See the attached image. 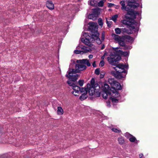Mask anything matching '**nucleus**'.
<instances>
[{"label":"nucleus","instance_id":"f257e3e1","mask_svg":"<svg viewBox=\"0 0 158 158\" xmlns=\"http://www.w3.org/2000/svg\"><path fill=\"white\" fill-rule=\"evenodd\" d=\"M137 2L138 0H128L127 5L126 6L124 1L120 2L121 9L127 12V14L125 16V19L122 20V22L131 30L135 29L138 24L134 19L135 18L136 16L139 15V13L133 10L139 6V4Z\"/></svg>","mask_w":158,"mask_h":158},{"label":"nucleus","instance_id":"f03ea898","mask_svg":"<svg viewBox=\"0 0 158 158\" xmlns=\"http://www.w3.org/2000/svg\"><path fill=\"white\" fill-rule=\"evenodd\" d=\"M88 24L89 25V28L91 29H94L95 32L94 33H92L91 36L89 35L87 32H83L81 38V41L93 49L94 48V46L92 44V43L96 40V42L98 44H100L101 43L102 41L98 37L99 34L98 32L96 30L98 29V27L97 23L91 22L89 23Z\"/></svg>","mask_w":158,"mask_h":158},{"label":"nucleus","instance_id":"7ed1b4c3","mask_svg":"<svg viewBox=\"0 0 158 158\" xmlns=\"http://www.w3.org/2000/svg\"><path fill=\"white\" fill-rule=\"evenodd\" d=\"M118 49V48H110L108 50V52L104 53L102 58H104V57L106 56H108L107 58L108 61L111 64L115 65V62L121 59V56H126L129 54L127 52H123L120 50H117Z\"/></svg>","mask_w":158,"mask_h":158},{"label":"nucleus","instance_id":"20e7f679","mask_svg":"<svg viewBox=\"0 0 158 158\" xmlns=\"http://www.w3.org/2000/svg\"><path fill=\"white\" fill-rule=\"evenodd\" d=\"M79 60H77L76 62L77 64L75 66V69H70L68 71V74L66 75L68 78L71 79L72 81H76L78 78L79 76L75 74L76 73H79L81 71L86 69V67L83 62H78Z\"/></svg>","mask_w":158,"mask_h":158},{"label":"nucleus","instance_id":"39448f33","mask_svg":"<svg viewBox=\"0 0 158 158\" xmlns=\"http://www.w3.org/2000/svg\"><path fill=\"white\" fill-rule=\"evenodd\" d=\"M122 89L120 84L116 81L113 86L110 88V99L114 104L118 102V100L120 99V95L118 91V90Z\"/></svg>","mask_w":158,"mask_h":158},{"label":"nucleus","instance_id":"423d86ee","mask_svg":"<svg viewBox=\"0 0 158 158\" xmlns=\"http://www.w3.org/2000/svg\"><path fill=\"white\" fill-rule=\"evenodd\" d=\"M128 65H124L120 64L116 65V67H113L115 71H112L111 73L113 74L116 78L120 79L124 77L127 74V71L125 69H128Z\"/></svg>","mask_w":158,"mask_h":158},{"label":"nucleus","instance_id":"0eeeda50","mask_svg":"<svg viewBox=\"0 0 158 158\" xmlns=\"http://www.w3.org/2000/svg\"><path fill=\"white\" fill-rule=\"evenodd\" d=\"M86 88L87 92L88 91L90 95H95L96 97H99L100 96L101 92H99L100 86L98 84L94 85V86H92V85L88 84Z\"/></svg>","mask_w":158,"mask_h":158},{"label":"nucleus","instance_id":"6e6552de","mask_svg":"<svg viewBox=\"0 0 158 158\" xmlns=\"http://www.w3.org/2000/svg\"><path fill=\"white\" fill-rule=\"evenodd\" d=\"M109 85L106 83H104L103 85H102L101 89L102 90V96L103 98L106 99L108 97H109L110 100L112 101L110 99V97H111L110 94V89H109Z\"/></svg>","mask_w":158,"mask_h":158},{"label":"nucleus","instance_id":"1a4fd4ad","mask_svg":"<svg viewBox=\"0 0 158 158\" xmlns=\"http://www.w3.org/2000/svg\"><path fill=\"white\" fill-rule=\"evenodd\" d=\"M77 49L74 51V52L76 54H83L84 53L89 52L90 50H92L90 48L87 49L84 46L80 44L77 47Z\"/></svg>","mask_w":158,"mask_h":158},{"label":"nucleus","instance_id":"9d476101","mask_svg":"<svg viewBox=\"0 0 158 158\" xmlns=\"http://www.w3.org/2000/svg\"><path fill=\"white\" fill-rule=\"evenodd\" d=\"M100 12V9L97 8L93 9V12L89 15L88 16V18L89 19L94 20L96 19L98 15Z\"/></svg>","mask_w":158,"mask_h":158},{"label":"nucleus","instance_id":"9b49d317","mask_svg":"<svg viewBox=\"0 0 158 158\" xmlns=\"http://www.w3.org/2000/svg\"><path fill=\"white\" fill-rule=\"evenodd\" d=\"M112 36L113 39L117 41L120 45L122 46H124L125 45V43L122 38L114 34H113Z\"/></svg>","mask_w":158,"mask_h":158},{"label":"nucleus","instance_id":"f8f14e48","mask_svg":"<svg viewBox=\"0 0 158 158\" xmlns=\"http://www.w3.org/2000/svg\"><path fill=\"white\" fill-rule=\"evenodd\" d=\"M80 93L81 94L79 98L81 100H83L87 98V90L86 88H81L80 90Z\"/></svg>","mask_w":158,"mask_h":158},{"label":"nucleus","instance_id":"ddd939ff","mask_svg":"<svg viewBox=\"0 0 158 158\" xmlns=\"http://www.w3.org/2000/svg\"><path fill=\"white\" fill-rule=\"evenodd\" d=\"M72 88L73 90L72 91V93L75 96H78L79 94L80 93L81 89L78 86L75 85H73Z\"/></svg>","mask_w":158,"mask_h":158},{"label":"nucleus","instance_id":"4468645a","mask_svg":"<svg viewBox=\"0 0 158 158\" xmlns=\"http://www.w3.org/2000/svg\"><path fill=\"white\" fill-rule=\"evenodd\" d=\"M46 6L50 10H52L54 9V6L52 1H47L46 3Z\"/></svg>","mask_w":158,"mask_h":158},{"label":"nucleus","instance_id":"2eb2a0df","mask_svg":"<svg viewBox=\"0 0 158 158\" xmlns=\"http://www.w3.org/2000/svg\"><path fill=\"white\" fill-rule=\"evenodd\" d=\"M78 62H83L85 65L86 64L88 66H89L91 65V64L89 62V60L87 59L79 60L78 61Z\"/></svg>","mask_w":158,"mask_h":158},{"label":"nucleus","instance_id":"dca6fc26","mask_svg":"<svg viewBox=\"0 0 158 158\" xmlns=\"http://www.w3.org/2000/svg\"><path fill=\"white\" fill-rule=\"evenodd\" d=\"M57 114L59 115H62L63 114L64 110L61 106H58L57 108Z\"/></svg>","mask_w":158,"mask_h":158},{"label":"nucleus","instance_id":"f3484780","mask_svg":"<svg viewBox=\"0 0 158 158\" xmlns=\"http://www.w3.org/2000/svg\"><path fill=\"white\" fill-rule=\"evenodd\" d=\"M118 141L119 144H123L125 143V140L123 137H121L118 139Z\"/></svg>","mask_w":158,"mask_h":158},{"label":"nucleus","instance_id":"a211bd4d","mask_svg":"<svg viewBox=\"0 0 158 158\" xmlns=\"http://www.w3.org/2000/svg\"><path fill=\"white\" fill-rule=\"evenodd\" d=\"M116 81L112 78H109L108 80V82L111 86H113Z\"/></svg>","mask_w":158,"mask_h":158},{"label":"nucleus","instance_id":"6ab92c4d","mask_svg":"<svg viewBox=\"0 0 158 158\" xmlns=\"http://www.w3.org/2000/svg\"><path fill=\"white\" fill-rule=\"evenodd\" d=\"M111 130L113 131L118 133H120L121 132V130L119 129L112 128L111 129Z\"/></svg>","mask_w":158,"mask_h":158},{"label":"nucleus","instance_id":"aec40b11","mask_svg":"<svg viewBox=\"0 0 158 158\" xmlns=\"http://www.w3.org/2000/svg\"><path fill=\"white\" fill-rule=\"evenodd\" d=\"M118 15H113L111 19H110V20L112 19L114 22H115L116 21L117 19L118 18Z\"/></svg>","mask_w":158,"mask_h":158},{"label":"nucleus","instance_id":"412c9836","mask_svg":"<svg viewBox=\"0 0 158 158\" xmlns=\"http://www.w3.org/2000/svg\"><path fill=\"white\" fill-rule=\"evenodd\" d=\"M129 139L131 142H135L136 140V138L135 137L132 136V135Z\"/></svg>","mask_w":158,"mask_h":158},{"label":"nucleus","instance_id":"4be33fe9","mask_svg":"<svg viewBox=\"0 0 158 158\" xmlns=\"http://www.w3.org/2000/svg\"><path fill=\"white\" fill-rule=\"evenodd\" d=\"M115 32L117 34H119L121 33V29L119 28H116L115 29Z\"/></svg>","mask_w":158,"mask_h":158},{"label":"nucleus","instance_id":"5701e85b","mask_svg":"<svg viewBox=\"0 0 158 158\" xmlns=\"http://www.w3.org/2000/svg\"><path fill=\"white\" fill-rule=\"evenodd\" d=\"M98 23L99 25L101 27H102L103 25V23L101 19H98Z\"/></svg>","mask_w":158,"mask_h":158},{"label":"nucleus","instance_id":"b1692460","mask_svg":"<svg viewBox=\"0 0 158 158\" xmlns=\"http://www.w3.org/2000/svg\"><path fill=\"white\" fill-rule=\"evenodd\" d=\"M96 83H94V78L92 79L90 81V83L89 84L90 85H92V86H94V85Z\"/></svg>","mask_w":158,"mask_h":158},{"label":"nucleus","instance_id":"393cba45","mask_svg":"<svg viewBox=\"0 0 158 158\" xmlns=\"http://www.w3.org/2000/svg\"><path fill=\"white\" fill-rule=\"evenodd\" d=\"M88 3L89 5L92 6L94 5L95 3L94 0H89L88 1Z\"/></svg>","mask_w":158,"mask_h":158},{"label":"nucleus","instance_id":"a878e982","mask_svg":"<svg viewBox=\"0 0 158 158\" xmlns=\"http://www.w3.org/2000/svg\"><path fill=\"white\" fill-rule=\"evenodd\" d=\"M106 23L107 24L108 26L109 27H110L112 23V22L111 21H108L106 18Z\"/></svg>","mask_w":158,"mask_h":158},{"label":"nucleus","instance_id":"bb28decb","mask_svg":"<svg viewBox=\"0 0 158 158\" xmlns=\"http://www.w3.org/2000/svg\"><path fill=\"white\" fill-rule=\"evenodd\" d=\"M104 3V0L100 1L98 3V6H101V7L103 5Z\"/></svg>","mask_w":158,"mask_h":158},{"label":"nucleus","instance_id":"cd10ccee","mask_svg":"<svg viewBox=\"0 0 158 158\" xmlns=\"http://www.w3.org/2000/svg\"><path fill=\"white\" fill-rule=\"evenodd\" d=\"M78 82L79 85L80 86H82L84 84V81L83 80H79Z\"/></svg>","mask_w":158,"mask_h":158},{"label":"nucleus","instance_id":"c85d7f7f","mask_svg":"<svg viewBox=\"0 0 158 158\" xmlns=\"http://www.w3.org/2000/svg\"><path fill=\"white\" fill-rule=\"evenodd\" d=\"M132 135L128 132L126 133L124 135V136L128 139H129Z\"/></svg>","mask_w":158,"mask_h":158},{"label":"nucleus","instance_id":"c756f323","mask_svg":"<svg viewBox=\"0 0 158 158\" xmlns=\"http://www.w3.org/2000/svg\"><path fill=\"white\" fill-rule=\"evenodd\" d=\"M100 72V69L99 68L97 69L95 71V73L97 75H99Z\"/></svg>","mask_w":158,"mask_h":158},{"label":"nucleus","instance_id":"7c9ffc66","mask_svg":"<svg viewBox=\"0 0 158 158\" xmlns=\"http://www.w3.org/2000/svg\"><path fill=\"white\" fill-rule=\"evenodd\" d=\"M127 39L130 42H133L134 40V39L133 38L129 36L127 37Z\"/></svg>","mask_w":158,"mask_h":158},{"label":"nucleus","instance_id":"2f4dec72","mask_svg":"<svg viewBox=\"0 0 158 158\" xmlns=\"http://www.w3.org/2000/svg\"><path fill=\"white\" fill-rule=\"evenodd\" d=\"M67 83H68L69 84V85L70 86H72V87H73V85H75L74 84L73 82L70 81H67Z\"/></svg>","mask_w":158,"mask_h":158},{"label":"nucleus","instance_id":"473e14b6","mask_svg":"<svg viewBox=\"0 0 158 158\" xmlns=\"http://www.w3.org/2000/svg\"><path fill=\"white\" fill-rule=\"evenodd\" d=\"M104 65V62L103 60H102L101 61L100 64L99 65L101 67L103 66Z\"/></svg>","mask_w":158,"mask_h":158},{"label":"nucleus","instance_id":"72a5a7b5","mask_svg":"<svg viewBox=\"0 0 158 158\" xmlns=\"http://www.w3.org/2000/svg\"><path fill=\"white\" fill-rule=\"evenodd\" d=\"M114 6V4L113 3H108V6L109 7H112L113 6Z\"/></svg>","mask_w":158,"mask_h":158},{"label":"nucleus","instance_id":"f704fd0d","mask_svg":"<svg viewBox=\"0 0 158 158\" xmlns=\"http://www.w3.org/2000/svg\"><path fill=\"white\" fill-rule=\"evenodd\" d=\"M105 38V34L104 32H103L102 34V40L103 41L104 40Z\"/></svg>","mask_w":158,"mask_h":158},{"label":"nucleus","instance_id":"c9c22d12","mask_svg":"<svg viewBox=\"0 0 158 158\" xmlns=\"http://www.w3.org/2000/svg\"><path fill=\"white\" fill-rule=\"evenodd\" d=\"M105 74L104 72L102 74H101L100 76V77L101 78H102L104 77Z\"/></svg>","mask_w":158,"mask_h":158},{"label":"nucleus","instance_id":"e433bc0d","mask_svg":"<svg viewBox=\"0 0 158 158\" xmlns=\"http://www.w3.org/2000/svg\"><path fill=\"white\" fill-rule=\"evenodd\" d=\"M139 157L140 158H144L143 155V154H139Z\"/></svg>","mask_w":158,"mask_h":158},{"label":"nucleus","instance_id":"4c0bfd02","mask_svg":"<svg viewBox=\"0 0 158 158\" xmlns=\"http://www.w3.org/2000/svg\"><path fill=\"white\" fill-rule=\"evenodd\" d=\"M93 66L94 67H96V65L95 62H94L93 64Z\"/></svg>","mask_w":158,"mask_h":158},{"label":"nucleus","instance_id":"58836bf2","mask_svg":"<svg viewBox=\"0 0 158 158\" xmlns=\"http://www.w3.org/2000/svg\"><path fill=\"white\" fill-rule=\"evenodd\" d=\"M89 57L90 58V59H92L93 58V55H89Z\"/></svg>","mask_w":158,"mask_h":158},{"label":"nucleus","instance_id":"ea45409f","mask_svg":"<svg viewBox=\"0 0 158 158\" xmlns=\"http://www.w3.org/2000/svg\"><path fill=\"white\" fill-rule=\"evenodd\" d=\"M72 62L73 63H74V62H75L74 60H72Z\"/></svg>","mask_w":158,"mask_h":158},{"label":"nucleus","instance_id":"a19ab883","mask_svg":"<svg viewBox=\"0 0 158 158\" xmlns=\"http://www.w3.org/2000/svg\"><path fill=\"white\" fill-rule=\"evenodd\" d=\"M108 105L109 106H110V105H109V104Z\"/></svg>","mask_w":158,"mask_h":158}]
</instances>
